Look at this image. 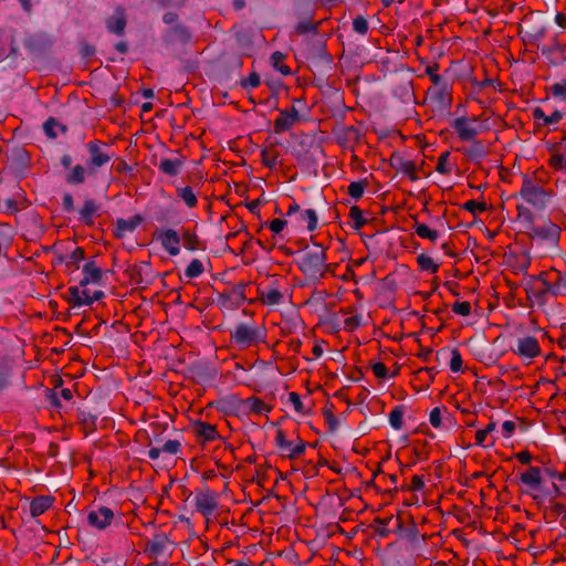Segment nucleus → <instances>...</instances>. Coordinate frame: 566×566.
<instances>
[{"mask_svg": "<svg viewBox=\"0 0 566 566\" xmlns=\"http://www.w3.org/2000/svg\"><path fill=\"white\" fill-rule=\"evenodd\" d=\"M170 546V541L165 533L155 534L147 542L146 549L153 557H159L167 553Z\"/></svg>", "mask_w": 566, "mask_h": 566, "instance_id": "ddd939ff", "label": "nucleus"}, {"mask_svg": "<svg viewBox=\"0 0 566 566\" xmlns=\"http://www.w3.org/2000/svg\"><path fill=\"white\" fill-rule=\"evenodd\" d=\"M560 517L562 523H566V506L562 503L551 501L549 507L544 511V518L547 522L556 521Z\"/></svg>", "mask_w": 566, "mask_h": 566, "instance_id": "b1692460", "label": "nucleus"}, {"mask_svg": "<svg viewBox=\"0 0 566 566\" xmlns=\"http://www.w3.org/2000/svg\"><path fill=\"white\" fill-rule=\"evenodd\" d=\"M517 218L528 223L530 228L533 226L534 214L527 207H524L522 205L517 206Z\"/></svg>", "mask_w": 566, "mask_h": 566, "instance_id": "de8ad7c7", "label": "nucleus"}, {"mask_svg": "<svg viewBox=\"0 0 566 566\" xmlns=\"http://www.w3.org/2000/svg\"><path fill=\"white\" fill-rule=\"evenodd\" d=\"M417 262H418L419 266L421 268V270L428 271L430 273H436L439 269V265L437 263H434L432 258H430L426 254L418 255Z\"/></svg>", "mask_w": 566, "mask_h": 566, "instance_id": "ea45409f", "label": "nucleus"}, {"mask_svg": "<svg viewBox=\"0 0 566 566\" xmlns=\"http://www.w3.org/2000/svg\"><path fill=\"white\" fill-rule=\"evenodd\" d=\"M412 82L409 69L397 67L391 72V88L402 103H411L415 98Z\"/></svg>", "mask_w": 566, "mask_h": 566, "instance_id": "f03ea898", "label": "nucleus"}, {"mask_svg": "<svg viewBox=\"0 0 566 566\" xmlns=\"http://www.w3.org/2000/svg\"><path fill=\"white\" fill-rule=\"evenodd\" d=\"M428 93L431 95L432 98L438 101L440 104H446L451 102V96L448 93V86L443 82L439 86H433L429 88Z\"/></svg>", "mask_w": 566, "mask_h": 566, "instance_id": "c756f323", "label": "nucleus"}, {"mask_svg": "<svg viewBox=\"0 0 566 566\" xmlns=\"http://www.w3.org/2000/svg\"><path fill=\"white\" fill-rule=\"evenodd\" d=\"M97 211V206L92 199H87L84 202V206L80 212L81 219L85 222H91L93 216Z\"/></svg>", "mask_w": 566, "mask_h": 566, "instance_id": "58836bf2", "label": "nucleus"}, {"mask_svg": "<svg viewBox=\"0 0 566 566\" xmlns=\"http://www.w3.org/2000/svg\"><path fill=\"white\" fill-rule=\"evenodd\" d=\"M373 530L379 538H386L389 535V530L385 520L377 518L373 524Z\"/></svg>", "mask_w": 566, "mask_h": 566, "instance_id": "49530a36", "label": "nucleus"}, {"mask_svg": "<svg viewBox=\"0 0 566 566\" xmlns=\"http://www.w3.org/2000/svg\"><path fill=\"white\" fill-rule=\"evenodd\" d=\"M82 287L83 286L81 285L70 287V293L72 295L74 304L77 306L90 305L88 291Z\"/></svg>", "mask_w": 566, "mask_h": 566, "instance_id": "72a5a7b5", "label": "nucleus"}, {"mask_svg": "<svg viewBox=\"0 0 566 566\" xmlns=\"http://www.w3.org/2000/svg\"><path fill=\"white\" fill-rule=\"evenodd\" d=\"M114 518V512L106 506H98L87 514V522L91 526L97 530H104L111 525Z\"/></svg>", "mask_w": 566, "mask_h": 566, "instance_id": "1a4fd4ad", "label": "nucleus"}, {"mask_svg": "<svg viewBox=\"0 0 566 566\" xmlns=\"http://www.w3.org/2000/svg\"><path fill=\"white\" fill-rule=\"evenodd\" d=\"M244 300L242 291H233L231 294H221L218 298V305L221 308H237Z\"/></svg>", "mask_w": 566, "mask_h": 566, "instance_id": "412c9836", "label": "nucleus"}, {"mask_svg": "<svg viewBox=\"0 0 566 566\" xmlns=\"http://www.w3.org/2000/svg\"><path fill=\"white\" fill-rule=\"evenodd\" d=\"M179 198L186 203L188 208H193L197 205V195L189 186L180 187L177 189Z\"/></svg>", "mask_w": 566, "mask_h": 566, "instance_id": "f704fd0d", "label": "nucleus"}, {"mask_svg": "<svg viewBox=\"0 0 566 566\" xmlns=\"http://www.w3.org/2000/svg\"><path fill=\"white\" fill-rule=\"evenodd\" d=\"M530 230V235L533 239L538 238L542 241H549L553 243H557L559 241L560 228L552 221H547L541 227L532 226Z\"/></svg>", "mask_w": 566, "mask_h": 566, "instance_id": "6e6552de", "label": "nucleus"}, {"mask_svg": "<svg viewBox=\"0 0 566 566\" xmlns=\"http://www.w3.org/2000/svg\"><path fill=\"white\" fill-rule=\"evenodd\" d=\"M476 117L467 118V117H458L453 120L452 127L458 133V136L461 140L472 142L475 140V136L479 134V130L473 127L471 124L476 122Z\"/></svg>", "mask_w": 566, "mask_h": 566, "instance_id": "9b49d317", "label": "nucleus"}, {"mask_svg": "<svg viewBox=\"0 0 566 566\" xmlns=\"http://www.w3.org/2000/svg\"><path fill=\"white\" fill-rule=\"evenodd\" d=\"M262 302L266 305H277L283 300V294L275 287H269L261 293Z\"/></svg>", "mask_w": 566, "mask_h": 566, "instance_id": "473e14b6", "label": "nucleus"}, {"mask_svg": "<svg viewBox=\"0 0 566 566\" xmlns=\"http://www.w3.org/2000/svg\"><path fill=\"white\" fill-rule=\"evenodd\" d=\"M284 55L276 51L271 55L272 66L283 75L290 74V69L282 63Z\"/></svg>", "mask_w": 566, "mask_h": 566, "instance_id": "37998d69", "label": "nucleus"}, {"mask_svg": "<svg viewBox=\"0 0 566 566\" xmlns=\"http://www.w3.org/2000/svg\"><path fill=\"white\" fill-rule=\"evenodd\" d=\"M84 259V252L81 248L74 249L67 256H66V264H77L80 261Z\"/></svg>", "mask_w": 566, "mask_h": 566, "instance_id": "bf43d9fd", "label": "nucleus"}, {"mask_svg": "<svg viewBox=\"0 0 566 566\" xmlns=\"http://www.w3.org/2000/svg\"><path fill=\"white\" fill-rule=\"evenodd\" d=\"M87 149L90 153L88 167L91 172H94L96 168L106 165L111 160V155L105 150L107 149L106 144H102L97 140L90 142Z\"/></svg>", "mask_w": 566, "mask_h": 566, "instance_id": "0eeeda50", "label": "nucleus"}, {"mask_svg": "<svg viewBox=\"0 0 566 566\" xmlns=\"http://www.w3.org/2000/svg\"><path fill=\"white\" fill-rule=\"evenodd\" d=\"M193 502L197 511L206 517L213 515L218 509L216 493L208 489L197 492L195 494Z\"/></svg>", "mask_w": 566, "mask_h": 566, "instance_id": "423d86ee", "label": "nucleus"}, {"mask_svg": "<svg viewBox=\"0 0 566 566\" xmlns=\"http://www.w3.org/2000/svg\"><path fill=\"white\" fill-rule=\"evenodd\" d=\"M549 164L555 169H560L566 171V158L560 154H555L551 157Z\"/></svg>", "mask_w": 566, "mask_h": 566, "instance_id": "680f3d73", "label": "nucleus"}, {"mask_svg": "<svg viewBox=\"0 0 566 566\" xmlns=\"http://www.w3.org/2000/svg\"><path fill=\"white\" fill-rule=\"evenodd\" d=\"M365 190V184L363 181H354L348 186V193L354 199H359Z\"/></svg>", "mask_w": 566, "mask_h": 566, "instance_id": "8fccbe9b", "label": "nucleus"}, {"mask_svg": "<svg viewBox=\"0 0 566 566\" xmlns=\"http://www.w3.org/2000/svg\"><path fill=\"white\" fill-rule=\"evenodd\" d=\"M244 405L249 410L258 415L266 413L270 411V407L259 398H248L244 401Z\"/></svg>", "mask_w": 566, "mask_h": 566, "instance_id": "c9c22d12", "label": "nucleus"}, {"mask_svg": "<svg viewBox=\"0 0 566 566\" xmlns=\"http://www.w3.org/2000/svg\"><path fill=\"white\" fill-rule=\"evenodd\" d=\"M276 444L287 457H297L305 451V443L303 441H298L294 443L285 439L283 431L279 430L276 432Z\"/></svg>", "mask_w": 566, "mask_h": 566, "instance_id": "2eb2a0df", "label": "nucleus"}, {"mask_svg": "<svg viewBox=\"0 0 566 566\" xmlns=\"http://www.w3.org/2000/svg\"><path fill=\"white\" fill-rule=\"evenodd\" d=\"M298 118L300 115L295 107H292L291 111H281L280 116L274 122L275 132H286L298 120Z\"/></svg>", "mask_w": 566, "mask_h": 566, "instance_id": "f3484780", "label": "nucleus"}, {"mask_svg": "<svg viewBox=\"0 0 566 566\" xmlns=\"http://www.w3.org/2000/svg\"><path fill=\"white\" fill-rule=\"evenodd\" d=\"M195 433L203 441H213L219 438L214 426L206 422H197L193 424Z\"/></svg>", "mask_w": 566, "mask_h": 566, "instance_id": "4be33fe9", "label": "nucleus"}, {"mask_svg": "<svg viewBox=\"0 0 566 566\" xmlns=\"http://www.w3.org/2000/svg\"><path fill=\"white\" fill-rule=\"evenodd\" d=\"M353 29L355 32L361 35L366 34L368 31L367 20L361 15L356 17L353 21Z\"/></svg>", "mask_w": 566, "mask_h": 566, "instance_id": "603ef678", "label": "nucleus"}, {"mask_svg": "<svg viewBox=\"0 0 566 566\" xmlns=\"http://www.w3.org/2000/svg\"><path fill=\"white\" fill-rule=\"evenodd\" d=\"M53 499L51 496H38L30 503V513L33 517L40 516L51 507Z\"/></svg>", "mask_w": 566, "mask_h": 566, "instance_id": "cd10ccee", "label": "nucleus"}, {"mask_svg": "<svg viewBox=\"0 0 566 566\" xmlns=\"http://www.w3.org/2000/svg\"><path fill=\"white\" fill-rule=\"evenodd\" d=\"M439 70V64L434 63L432 65H428L426 67V73L429 75L430 81L433 83V86H439L443 83L442 77L437 73Z\"/></svg>", "mask_w": 566, "mask_h": 566, "instance_id": "09e8293b", "label": "nucleus"}, {"mask_svg": "<svg viewBox=\"0 0 566 566\" xmlns=\"http://www.w3.org/2000/svg\"><path fill=\"white\" fill-rule=\"evenodd\" d=\"M87 170L81 165L74 166L65 177L66 182L70 185H78L84 182Z\"/></svg>", "mask_w": 566, "mask_h": 566, "instance_id": "2f4dec72", "label": "nucleus"}, {"mask_svg": "<svg viewBox=\"0 0 566 566\" xmlns=\"http://www.w3.org/2000/svg\"><path fill=\"white\" fill-rule=\"evenodd\" d=\"M405 417L412 419L411 407L401 403L391 409V428L400 430L405 427Z\"/></svg>", "mask_w": 566, "mask_h": 566, "instance_id": "6ab92c4d", "label": "nucleus"}, {"mask_svg": "<svg viewBox=\"0 0 566 566\" xmlns=\"http://www.w3.org/2000/svg\"><path fill=\"white\" fill-rule=\"evenodd\" d=\"M521 357L534 358L539 355L541 347L538 340L534 336L520 338L517 349L515 350Z\"/></svg>", "mask_w": 566, "mask_h": 566, "instance_id": "4468645a", "label": "nucleus"}, {"mask_svg": "<svg viewBox=\"0 0 566 566\" xmlns=\"http://www.w3.org/2000/svg\"><path fill=\"white\" fill-rule=\"evenodd\" d=\"M452 311L461 316H468L471 313V304L467 301L464 302H455L452 305Z\"/></svg>", "mask_w": 566, "mask_h": 566, "instance_id": "6e6d98bb", "label": "nucleus"}, {"mask_svg": "<svg viewBox=\"0 0 566 566\" xmlns=\"http://www.w3.org/2000/svg\"><path fill=\"white\" fill-rule=\"evenodd\" d=\"M180 442L178 440H168L164 443L161 451L167 454H177L180 451Z\"/></svg>", "mask_w": 566, "mask_h": 566, "instance_id": "4d7b16f0", "label": "nucleus"}, {"mask_svg": "<svg viewBox=\"0 0 566 566\" xmlns=\"http://www.w3.org/2000/svg\"><path fill=\"white\" fill-rule=\"evenodd\" d=\"M449 151H444L438 158L436 170L443 175H449L451 172V168L449 166Z\"/></svg>", "mask_w": 566, "mask_h": 566, "instance_id": "c03bdc74", "label": "nucleus"}, {"mask_svg": "<svg viewBox=\"0 0 566 566\" xmlns=\"http://www.w3.org/2000/svg\"><path fill=\"white\" fill-rule=\"evenodd\" d=\"M451 354H452V357L450 360V369L453 373H458L462 368V357L458 349H453Z\"/></svg>", "mask_w": 566, "mask_h": 566, "instance_id": "13d9d810", "label": "nucleus"}, {"mask_svg": "<svg viewBox=\"0 0 566 566\" xmlns=\"http://www.w3.org/2000/svg\"><path fill=\"white\" fill-rule=\"evenodd\" d=\"M518 195L536 210H545L554 197L552 189H545L536 184L531 177L524 176Z\"/></svg>", "mask_w": 566, "mask_h": 566, "instance_id": "f257e3e1", "label": "nucleus"}, {"mask_svg": "<svg viewBox=\"0 0 566 566\" xmlns=\"http://www.w3.org/2000/svg\"><path fill=\"white\" fill-rule=\"evenodd\" d=\"M142 222L139 216H133L129 219H118L116 221V234L117 237H125L127 233H132Z\"/></svg>", "mask_w": 566, "mask_h": 566, "instance_id": "5701e85b", "label": "nucleus"}, {"mask_svg": "<svg viewBox=\"0 0 566 566\" xmlns=\"http://www.w3.org/2000/svg\"><path fill=\"white\" fill-rule=\"evenodd\" d=\"M335 138L343 147H352L359 139V132L354 126H340L334 130Z\"/></svg>", "mask_w": 566, "mask_h": 566, "instance_id": "dca6fc26", "label": "nucleus"}, {"mask_svg": "<svg viewBox=\"0 0 566 566\" xmlns=\"http://www.w3.org/2000/svg\"><path fill=\"white\" fill-rule=\"evenodd\" d=\"M535 279V276L533 277ZM536 279L542 283L543 285V290L541 291V294H546V293H553L554 295L557 294V291H555V286L552 285L546 279H545V273H541L538 276H536Z\"/></svg>", "mask_w": 566, "mask_h": 566, "instance_id": "0e129e2a", "label": "nucleus"}, {"mask_svg": "<svg viewBox=\"0 0 566 566\" xmlns=\"http://www.w3.org/2000/svg\"><path fill=\"white\" fill-rule=\"evenodd\" d=\"M549 90L553 96L566 101V81L553 84Z\"/></svg>", "mask_w": 566, "mask_h": 566, "instance_id": "5fc2aeb1", "label": "nucleus"}, {"mask_svg": "<svg viewBox=\"0 0 566 566\" xmlns=\"http://www.w3.org/2000/svg\"><path fill=\"white\" fill-rule=\"evenodd\" d=\"M542 473L543 471L541 468L531 467L526 472L521 474L520 481L532 490L539 492L543 483Z\"/></svg>", "mask_w": 566, "mask_h": 566, "instance_id": "a211bd4d", "label": "nucleus"}, {"mask_svg": "<svg viewBox=\"0 0 566 566\" xmlns=\"http://www.w3.org/2000/svg\"><path fill=\"white\" fill-rule=\"evenodd\" d=\"M361 324V317L358 315H352L345 318L344 326L347 329H355Z\"/></svg>", "mask_w": 566, "mask_h": 566, "instance_id": "69168bd1", "label": "nucleus"}, {"mask_svg": "<svg viewBox=\"0 0 566 566\" xmlns=\"http://www.w3.org/2000/svg\"><path fill=\"white\" fill-rule=\"evenodd\" d=\"M394 159L395 153H391V168L396 169L397 172H401L403 176L408 177L412 181L418 179L417 166L412 160H400V166H396Z\"/></svg>", "mask_w": 566, "mask_h": 566, "instance_id": "393cba45", "label": "nucleus"}, {"mask_svg": "<svg viewBox=\"0 0 566 566\" xmlns=\"http://www.w3.org/2000/svg\"><path fill=\"white\" fill-rule=\"evenodd\" d=\"M415 231L420 238L428 239L430 241H436L439 237L438 231L430 229L424 223H416Z\"/></svg>", "mask_w": 566, "mask_h": 566, "instance_id": "4c0bfd02", "label": "nucleus"}, {"mask_svg": "<svg viewBox=\"0 0 566 566\" xmlns=\"http://www.w3.org/2000/svg\"><path fill=\"white\" fill-rule=\"evenodd\" d=\"M264 339L265 332L260 326L240 323L231 331V340L239 348L254 346L262 343Z\"/></svg>", "mask_w": 566, "mask_h": 566, "instance_id": "7ed1b4c3", "label": "nucleus"}, {"mask_svg": "<svg viewBox=\"0 0 566 566\" xmlns=\"http://www.w3.org/2000/svg\"><path fill=\"white\" fill-rule=\"evenodd\" d=\"M317 214L313 209H306L300 212L296 217V221L300 224L305 223L308 231H314L317 228Z\"/></svg>", "mask_w": 566, "mask_h": 566, "instance_id": "c85d7f7f", "label": "nucleus"}, {"mask_svg": "<svg viewBox=\"0 0 566 566\" xmlns=\"http://www.w3.org/2000/svg\"><path fill=\"white\" fill-rule=\"evenodd\" d=\"M495 429V422H490L484 429L478 430L475 433V443L481 446L486 440L489 433Z\"/></svg>", "mask_w": 566, "mask_h": 566, "instance_id": "3c124183", "label": "nucleus"}, {"mask_svg": "<svg viewBox=\"0 0 566 566\" xmlns=\"http://www.w3.org/2000/svg\"><path fill=\"white\" fill-rule=\"evenodd\" d=\"M43 129L50 138H55L59 135V130H63V126L54 118H49L43 124Z\"/></svg>", "mask_w": 566, "mask_h": 566, "instance_id": "a19ab883", "label": "nucleus"}, {"mask_svg": "<svg viewBox=\"0 0 566 566\" xmlns=\"http://www.w3.org/2000/svg\"><path fill=\"white\" fill-rule=\"evenodd\" d=\"M260 84V76L256 73L250 74V76L242 81V86L244 88H254Z\"/></svg>", "mask_w": 566, "mask_h": 566, "instance_id": "774afa93", "label": "nucleus"}, {"mask_svg": "<svg viewBox=\"0 0 566 566\" xmlns=\"http://www.w3.org/2000/svg\"><path fill=\"white\" fill-rule=\"evenodd\" d=\"M289 400L293 405V407H294L296 412H298V413H304L305 412L304 405H303L298 394L293 392V391L290 392L289 394Z\"/></svg>", "mask_w": 566, "mask_h": 566, "instance_id": "052dcab7", "label": "nucleus"}, {"mask_svg": "<svg viewBox=\"0 0 566 566\" xmlns=\"http://www.w3.org/2000/svg\"><path fill=\"white\" fill-rule=\"evenodd\" d=\"M399 538L412 542L417 538V526L408 512L399 511L396 515V527L392 531Z\"/></svg>", "mask_w": 566, "mask_h": 566, "instance_id": "39448f33", "label": "nucleus"}, {"mask_svg": "<svg viewBox=\"0 0 566 566\" xmlns=\"http://www.w3.org/2000/svg\"><path fill=\"white\" fill-rule=\"evenodd\" d=\"M541 494H533V499L537 502L538 505H542L545 496H558L560 494L559 488L556 483L552 484L551 489H543L539 491Z\"/></svg>", "mask_w": 566, "mask_h": 566, "instance_id": "79ce46f5", "label": "nucleus"}, {"mask_svg": "<svg viewBox=\"0 0 566 566\" xmlns=\"http://www.w3.org/2000/svg\"><path fill=\"white\" fill-rule=\"evenodd\" d=\"M325 261V253L321 249H316L303 253L298 258L297 264L307 277L317 280L324 274L326 268Z\"/></svg>", "mask_w": 566, "mask_h": 566, "instance_id": "20e7f679", "label": "nucleus"}, {"mask_svg": "<svg viewBox=\"0 0 566 566\" xmlns=\"http://www.w3.org/2000/svg\"><path fill=\"white\" fill-rule=\"evenodd\" d=\"M463 154L475 161L482 160L488 155V149L481 140H472V144L468 148H463Z\"/></svg>", "mask_w": 566, "mask_h": 566, "instance_id": "bb28decb", "label": "nucleus"}, {"mask_svg": "<svg viewBox=\"0 0 566 566\" xmlns=\"http://www.w3.org/2000/svg\"><path fill=\"white\" fill-rule=\"evenodd\" d=\"M373 373L378 379L385 380L387 377V368L382 363H375L373 365Z\"/></svg>", "mask_w": 566, "mask_h": 566, "instance_id": "338daca9", "label": "nucleus"}, {"mask_svg": "<svg viewBox=\"0 0 566 566\" xmlns=\"http://www.w3.org/2000/svg\"><path fill=\"white\" fill-rule=\"evenodd\" d=\"M182 164L184 159L181 157L163 158L158 165V168L168 176H176L179 172Z\"/></svg>", "mask_w": 566, "mask_h": 566, "instance_id": "a878e982", "label": "nucleus"}, {"mask_svg": "<svg viewBox=\"0 0 566 566\" xmlns=\"http://www.w3.org/2000/svg\"><path fill=\"white\" fill-rule=\"evenodd\" d=\"M102 279V271L99 268L95 265L93 261H90L83 266V277L80 281L81 286H86L87 284L98 283Z\"/></svg>", "mask_w": 566, "mask_h": 566, "instance_id": "aec40b11", "label": "nucleus"}, {"mask_svg": "<svg viewBox=\"0 0 566 566\" xmlns=\"http://www.w3.org/2000/svg\"><path fill=\"white\" fill-rule=\"evenodd\" d=\"M11 374V363L6 359H0V392L9 387Z\"/></svg>", "mask_w": 566, "mask_h": 566, "instance_id": "7c9ffc66", "label": "nucleus"}, {"mask_svg": "<svg viewBox=\"0 0 566 566\" xmlns=\"http://www.w3.org/2000/svg\"><path fill=\"white\" fill-rule=\"evenodd\" d=\"M462 209L471 212L472 214H476L478 212H484L488 209L485 202H478L475 200H469L462 205Z\"/></svg>", "mask_w": 566, "mask_h": 566, "instance_id": "a18cd8bd", "label": "nucleus"}, {"mask_svg": "<svg viewBox=\"0 0 566 566\" xmlns=\"http://www.w3.org/2000/svg\"><path fill=\"white\" fill-rule=\"evenodd\" d=\"M349 214H350V218H352V220L354 222V227L356 229L360 228L365 223V219L363 217V213H361V211L357 207H353L350 209Z\"/></svg>", "mask_w": 566, "mask_h": 566, "instance_id": "e2e57ef3", "label": "nucleus"}, {"mask_svg": "<svg viewBox=\"0 0 566 566\" xmlns=\"http://www.w3.org/2000/svg\"><path fill=\"white\" fill-rule=\"evenodd\" d=\"M127 23L125 9L117 7L113 13L105 20L106 29L108 32L116 35H123Z\"/></svg>", "mask_w": 566, "mask_h": 566, "instance_id": "f8f14e48", "label": "nucleus"}, {"mask_svg": "<svg viewBox=\"0 0 566 566\" xmlns=\"http://www.w3.org/2000/svg\"><path fill=\"white\" fill-rule=\"evenodd\" d=\"M157 240L160 241L163 248L172 256L180 252V235L174 229H164L157 232Z\"/></svg>", "mask_w": 566, "mask_h": 566, "instance_id": "9d476101", "label": "nucleus"}, {"mask_svg": "<svg viewBox=\"0 0 566 566\" xmlns=\"http://www.w3.org/2000/svg\"><path fill=\"white\" fill-rule=\"evenodd\" d=\"M203 271V263L198 259H193L185 270V276L187 279H196L199 277Z\"/></svg>", "mask_w": 566, "mask_h": 566, "instance_id": "e433bc0d", "label": "nucleus"}, {"mask_svg": "<svg viewBox=\"0 0 566 566\" xmlns=\"http://www.w3.org/2000/svg\"><path fill=\"white\" fill-rule=\"evenodd\" d=\"M48 399H49L51 407L59 409V410L65 408V403L62 401L60 392L56 389L51 390L49 392Z\"/></svg>", "mask_w": 566, "mask_h": 566, "instance_id": "864d4df0", "label": "nucleus"}]
</instances>
